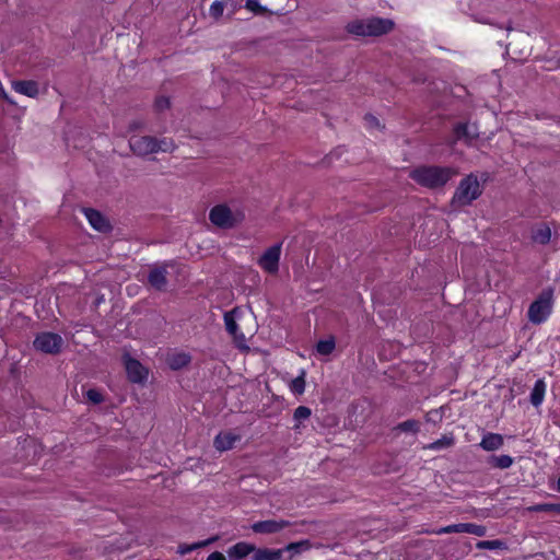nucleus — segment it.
<instances>
[{"mask_svg":"<svg viewBox=\"0 0 560 560\" xmlns=\"http://www.w3.org/2000/svg\"><path fill=\"white\" fill-rule=\"evenodd\" d=\"M457 172L448 166L422 165L412 170L410 178L422 187L436 189L443 187Z\"/></svg>","mask_w":560,"mask_h":560,"instance_id":"obj_1","label":"nucleus"},{"mask_svg":"<svg viewBox=\"0 0 560 560\" xmlns=\"http://www.w3.org/2000/svg\"><path fill=\"white\" fill-rule=\"evenodd\" d=\"M481 192L482 189L477 176L470 174L459 182L450 206L453 210H459L463 207L469 206Z\"/></svg>","mask_w":560,"mask_h":560,"instance_id":"obj_2","label":"nucleus"},{"mask_svg":"<svg viewBox=\"0 0 560 560\" xmlns=\"http://www.w3.org/2000/svg\"><path fill=\"white\" fill-rule=\"evenodd\" d=\"M553 291L547 288L540 292L538 298L529 305L527 311L528 320L539 325L547 320L552 311Z\"/></svg>","mask_w":560,"mask_h":560,"instance_id":"obj_3","label":"nucleus"},{"mask_svg":"<svg viewBox=\"0 0 560 560\" xmlns=\"http://www.w3.org/2000/svg\"><path fill=\"white\" fill-rule=\"evenodd\" d=\"M245 215L242 211H232L226 205H217L209 212L210 222L223 230L238 225Z\"/></svg>","mask_w":560,"mask_h":560,"instance_id":"obj_4","label":"nucleus"},{"mask_svg":"<svg viewBox=\"0 0 560 560\" xmlns=\"http://www.w3.org/2000/svg\"><path fill=\"white\" fill-rule=\"evenodd\" d=\"M62 346V337L59 334L50 331L39 332L33 341L35 350L46 354H58Z\"/></svg>","mask_w":560,"mask_h":560,"instance_id":"obj_5","label":"nucleus"},{"mask_svg":"<svg viewBox=\"0 0 560 560\" xmlns=\"http://www.w3.org/2000/svg\"><path fill=\"white\" fill-rule=\"evenodd\" d=\"M282 243L275 244L264 252L258 259L259 267L270 275H275L279 270V261L281 255Z\"/></svg>","mask_w":560,"mask_h":560,"instance_id":"obj_6","label":"nucleus"},{"mask_svg":"<svg viewBox=\"0 0 560 560\" xmlns=\"http://www.w3.org/2000/svg\"><path fill=\"white\" fill-rule=\"evenodd\" d=\"M156 138L152 136H132L129 139V148L138 156H147L155 153Z\"/></svg>","mask_w":560,"mask_h":560,"instance_id":"obj_7","label":"nucleus"},{"mask_svg":"<svg viewBox=\"0 0 560 560\" xmlns=\"http://www.w3.org/2000/svg\"><path fill=\"white\" fill-rule=\"evenodd\" d=\"M395 27V23L390 19L371 16L366 19V28L369 37L383 36L390 33Z\"/></svg>","mask_w":560,"mask_h":560,"instance_id":"obj_8","label":"nucleus"},{"mask_svg":"<svg viewBox=\"0 0 560 560\" xmlns=\"http://www.w3.org/2000/svg\"><path fill=\"white\" fill-rule=\"evenodd\" d=\"M290 525L291 523L285 520H266L254 523L250 528L256 534H276Z\"/></svg>","mask_w":560,"mask_h":560,"instance_id":"obj_9","label":"nucleus"},{"mask_svg":"<svg viewBox=\"0 0 560 560\" xmlns=\"http://www.w3.org/2000/svg\"><path fill=\"white\" fill-rule=\"evenodd\" d=\"M126 372L128 380L132 383H142L147 380L148 371L144 366L136 359L126 355L125 359Z\"/></svg>","mask_w":560,"mask_h":560,"instance_id":"obj_10","label":"nucleus"},{"mask_svg":"<svg viewBox=\"0 0 560 560\" xmlns=\"http://www.w3.org/2000/svg\"><path fill=\"white\" fill-rule=\"evenodd\" d=\"M84 214L92 225L98 232L107 233L112 230L109 221L97 210L92 208L84 209Z\"/></svg>","mask_w":560,"mask_h":560,"instance_id":"obj_11","label":"nucleus"},{"mask_svg":"<svg viewBox=\"0 0 560 560\" xmlns=\"http://www.w3.org/2000/svg\"><path fill=\"white\" fill-rule=\"evenodd\" d=\"M167 271L165 267H155L151 269L148 276V282L158 291H165L167 285Z\"/></svg>","mask_w":560,"mask_h":560,"instance_id":"obj_12","label":"nucleus"},{"mask_svg":"<svg viewBox=\"0 0 560 560\" xmlns=\"http://www.w3.org/2000/svg\"><path fill=\"white\" fill-rule=\"evenodd\" d=\"M254 551L255 545L246 541H240L234 546L230 547L226 552L230 560H243L249 553H254Z\"/></svg>","mask_w":560,"mask_h":560,"instance_id":"obj_13","label":"nucleus"},{"mask_svg":"<svg viewBox=\"0 0 560 560\" xmlns=\"http://www.w3.org/2000/svg\"><path fill=\"white\" fill-rule=\"evenodd\" d=\"M12 88L15 92L28 97H36L39 93L38 83L33 80L12 81Z\"/></svg>","mask_w":560,"mask_h":560,"instance_id":"obj_14","label":"nucleus"},{"mask_svg":"<svg viewBox=\"0 0 560 560\" xmlns=\"http://www.w3.org/2000/svg\"><path fill=\"white\" fill-rule=\"evenodd\" d=\"M237 441H240V435L232 432H221L214 439V447L221 452L228 451L233 448Z\"/></svg>","mask_w":560,"mask_h":560,"instance_id":"obj_15","label":"nucleus"},{"mask_svg":"<svg viewBox=\"0 0 560 560\" xmlns=\"http://www.w3.org/2000/svg\"><path fill=\"white\" fill-rule=\"evenodd\" d=\"M346 31L355 37H369L366 19H357L346 25Z\"/></svg>","mask_w":560,"mask_h":560,"instance_id":"obj_16","label":"nucleus"},{"mask_svg":"<svg viewBox=\"0 0 560 560\" xmlns=\"http://www.w3.org/2000/svg\"><path fill=\"white\" fill-rule=\"evenodd\" d=\"M284 549H269V548H256L254 556L256 560H280Z\"/></svg>","mask_w":560,"mask_h":560,"instance_id":"obj_17","label":"nucleus"},{"mask_svg":"<svg viewBox=\"0 0 560 560\" xmlns=\"http://www.w3.org/2000/svg\"><path fill=\"white\" fill-rule=\"evenodd\" d=\"M546 393V383L544 380H537L532 389L529 400L533 406L538 407L542 404Z\"/></svg>","mask_w":560,"mask_h":560,"instance_id":"obj_18","label":"nucleus"},{"mask_svg":"<svg viewBox=\"0 0 560 560\" xmlns=\"http://www.w3.org/2000/svg\"><path fill=\"white\" fill-rule=\"evenodd\" d=\"M237 312V308H234L230 312H226L224 314V324L226 331L232 335L235 339L238 338V325L235 320V314Z\"/></svg>","mask_w":560,"mask_h":560,"instance_id":"obj_19","label":"nucleus"},{"mask_svg":"<svg viewBox=\"0 0 560 560\" xmlns=\"http://www.w3.org/2000/svg\"><path fill=\"white\" fill-rule=\"evenodd\" d=\"M455 443V438L452 433L443 435L441 439L428 444L424 446L427 450H442V448H448L453 446Z\"/></svg>","mask_w":560,"mask_h":560,"instance_id":"obj_20","label":"nucleus"},{"mask_svg":"<svg viewBox=\"0 0 560 560\" xmlns=\"http://www.w3.org/2000/svg\"><path fill=\"white\" fill-rule=\"evenodd\" d=\"M453 135H454L455 141H460V140L469 141L475 136L469 130L468 125L467 124H463V122H459V124L455 125V127L453 129Z\"/></svg>","mask_w":560,"mask_h":560,"instance_id":"obj_21","label":"nucleus"},{"mask_svg":"<svg viewBox=\"0 0 560 560\" xmlns=\"http://www.w3.org/2000/svg\"><path fill=\"white\" fill-rule=\"evenodd\" d=\"M313 547L311 540L304 539L295 542L288 544L283 549L284 551L292 552V555H300L310 550Z\"/></svg>","mask_w":560,"mask_h":560,"instance_id":"obj_22","label":"nucleus"},{"mask_svg":"<svg viewBox=\"0 0 560 560\" xmlns=\"http://www.w3.org/2000/svg\"><path fill=\"white\" fill-rule=\"evenodd\" d=\"M393 430L417 434L420 431V422L415 419H408L404 422L398 423Z\"/></svg>","mask_w":560,"mask_h":560,"instance_id":"obj_23","label":"nucleus"},{"mask_svg":"<svg viewBox=\"0 0 560 560\" xmlns=\"http://www.w3.org/2000/svg\"><path fill=\"white\" fill-rule=\"evenodd\" d=\"M551 238V231L549 226L541 225L533 232V241L538 244H548Z\"/></svg>","mask_w":560,"mask_h":560,"instance_id":"obj_24","label":"nucleus"},{"mask_svg":"<svg viewBox=\"0 0 560 560\" xmlns=\"http://www.w3.org/2000/svg\"><path fill=\"white\" fill-rule=\"evenodd\" d=\"M335 339L334 337H330L325 340H319L316 345V351L322 355H328L335 350Z\"/></svg>","mask_w":560,"mask_h":560,"instance_id":"obj_25","label":"nucleus"},{"mask_svg":"<svg viewBox=\"0 0 560 560\" xmlns=\"http://www.w3.org/2000/svg\"><path fill=\"white\" fill-rule=\"evenodd\" d=\"M530 512H555L560 515V503H540L528 508Z\"/></svg>","mask_w":560,"mask_h":560,"instance_id":"obj_26","label":"nucleus"},{"mask_svg":"<svg viewBox=\"0 0 560 560\" xmlns=\"http://www.w3.org/2000/svg\"><path fill=\"white\" fill-rule=\"evenodd\" d=\"M190 362V357L186 353H179L174 355L171 361L170 365L173 370H178L184 366H186Z\"/></svg>","mask_w":560,"mask_h":560,"instance_id":"obj_27","label":"nucleus"},{"mask_svg":"<svg viewBox=\"0 0 560 560\" xmlns=\"http://www.w3.org/2000/svg\"><path fill=\"white\" fill-rule=\"evenodd\" d=\"M510 455L492 456V466L500 469H506L513 464Z\"/></svg>","mask_w":560,"mask_h":560,"instance_id":"obj_28","label":"nucleus"},{"mask_svg":"<svg viewBox=\"0 0 560 560\" xmlns=\"http://www.w3.org/2000/svg\"><path fill=\"white\" fill-rule=\"evenodd\" d=\"M176 148V144L174 143L173 139L171 138H163L161 140L156 139V147H155V153L159 151L162 152H173Z\"/></svg>","mask_w":560,"mask_h":560,"instance_id":"obj_29","label":"nucleus"},{"mask_svg":"<svg viewBox=\"0 0 560 560\" xmlns=\"http://www.w3.org/2000/svg\"><path fill=\"white\" fill-rule=\"evenodd\" d=\"M245 8L253 12L255 15H265L269 12V10L259 4L257 0H246Z\"/></svg>","mask_w":560,"mask_h":560,"instance_id":"obj_30","label":"nucleus"},{"mask_svg":"<svg viewBox=\"0 0 560 560\" xmlns=\"http://www.w3.org/2000/svg\"><path fill=\"white\" fill-rule=\"evenodd\" d=\"M436 535L453 534V533H465V523L453 524L445 527H441L433 532Z\"/></svg>","mask_w":560,"mask_h":560,"instance_id":"obj_31","label":"nucleus"},{"mask_svg":"<svg viewBox=\"0 0 560 560\" xmlns=\"http://www.w3.org/2000/svg\"><path fill=\"white\" fill-rule=\"evenodd\" d=\"M304 372H302L301 375H299L298 377H295L292 382H291V390L295 394H303L304 390H305V380H304Z\"/></svg>","mask_w":560,"mask_h":560,"instance_id":"obj_32","label":"nucleus"},{"mask_svg":"<svg viewBox=\"0 0 560 560\" xmlns=\"http://www.w3.org/2000/svg\"><path fill=\"white\" fill-rule=\"evenodd\" d=\"M487 532V528L481 525L472 524V523H465V533L471 534L478 537L485 536Z\"/></svg>","mask_w":560,"mask_h":560,"instance_id":"obj_33","label":"nucleus"},{"mask_svg":"<svg viewBox=\"0 0 560 560\" xmlns=\"http://www.w3.org/2000/svg\"><path fill=\"white\" fill-rule=\"evenodd\" d=\"M86 399L93 405H98L104 401L103 394L96 388H90L85 393Z\"/></svg>","mask_w":560,"mask_h":560,"instance_id":"obj_34","label":"nucleus"},{"mask_svg":"<svg viewBox=\"0 0 560 560\" xmlns=\"http://www.w3.org/2000/svg\"><path fill=\"white\" fill-rule=\"evenodd\" d=\"M444 406L439 408V409H433V410H430L429 412H427L425 415V420L427 422H431V423H439L442 421L443 419V410H444Z\"/></svg>","mask_w":560,"mask_h":560,"instance_id":"obj_35","label":"nucleus"},{"mask_svg":"<svg viewBox=\"0 0 560 560\" xmlns=\"http://www.w3.org/2000/svg\"><path fill=\"white\" fill-rule=\"evenodd\" d=\"M224 8L225 5L223 2L214 1L209 10L210 16L218 21L223 15Z\"/></svg>","mask_w":560,"mask_h":560,"instance_id":"obj_36","label":"nucleus"},{"mask_svg":"<svg viewBox=\"0 0 560 560\" xmlns=\"http://www.w3.org/2000/svg\"><path fill=\"white\" fill-rule=\"evenodd\" d=\"M312 415V411L308 407L306 406H299L295 410H294V420L296 421H302V420H306L311 417Z\"/></svg>","mask_w":560,"mask_h":560,"instance_id":"obj_37","label":"nucleus"},{"mask_svg":"<svg viewBox=\"0 0 560 560\" xmlns=\"http://www.w3.org/2000/svg\"><path fill=\"white\" fill-rule=\"evenodd\" d=\"M199 548H201V545H200V542H199V541H198V542H194V544H191V545H188V544H180V545L178 546V548H177V552H178L180 556H184V555L189 553V552H191V551H194V550H197V549H199Z\"/></svg>","mask_w":560,"mask_h":560,"instance_id":"obj_38","label":"nucleus"},{"mask_svg":"<svg viewBox=\"0 0 560 560\" xmlns=\"http://www.w3.org/2000/svg\"><path fill=\"white\" fill-rule=\"evenodd\" d=\"M156 110L159 112H162L164 109H167L170 108L171 106V101L168 97L166 96H160L155 100V104H154Z\"/></svg>","mask_w":560,"mask_h":560,"instance_id":"obj_39","label":"nucleus"},{"mask_svg":"<svg viewBox=\"0 0 560 560\" xmlns=\"http://www.w3.org/2000/svg\"><path fill=\"white\" fill-rule=\"evenodd\" d=\"M143 129H145V122H144V120H141V119L132 120L128 125V131H136V130H143Z\"/></svg>","mask_w":560,"mask_h":560,"instance_id":"obj_40","label":"nucleus"},{"mask_svg":"<svg viewBox=\"0 0 560 560\" xmlns=\"http://www.w3.org/2000/svg\"><path fill=\"white\" fill-rule=\"evenodd\" d=\"M503 445V436L492 433V451L500 448Z\"/></svg>","mask_w":560,"mask_h":560,"instance_id":"obj_41","label":"nucleus"},{"mask_svg":"<svg viewBox=\"0 0 560 560\" xmlns=\"http://www.w3.org/2000/svg\"><path fill=\"white\" fill-rule=\"evenodd\" d=\"M480 446L486 451H490V433L483 434Z\"/></svg>","mask_w":560,"mask_h":560,"instance_id":"obj_42","label":"nucleus"},{"mask_svg":"<svg viewBox=\"0 0 560 560\" xmlns=\"http://www.w3.org/2000/svg\"><path fill=\"white\" fill-rule=\"evenodd\" d=\"M207 560H226V559L222 552L214 551L208 556Z\"/></svg>","mask_w":560,"mask_h":560,"instance_id":"obj_43","label":"nucleus"},{"mask_svg":"<svg viewBox=\"0 0 560 560\" xmlns=\"http://www.w3.org/2000/svg\"><path fill=\"white\" fill-rule=\"evenodd\" d=\"M0 98L4 100L5 102L10 104H14V102L9 97L8 93L3 89V86L0 84Z\"/></svg>","mask_w":560,"mask_h":560,"instance_id":"obj_44","label":"nucleus"},{"mask_svg":"<svg viewBox=\"0 0 560 560\" xmlns=\"http://www.w3.org/2000/svg\"><path fill=\"white\" fill-rule=\"evenodd\" d=\"M218 539H219V537H218V536H213V537H210V538H208V539H206V540H202V541H199V542H200V545H201V548H203V547L209 546L210 544H213V542H214V541H217Z\"/></svg>","mask_w":560,"mask_h":560,"instance_id":"obj_45","label":"nucleus"},{"mask_svg":"<svg viewBox=\"0 0 560 560\" xmlns=\"http://www.w3.org/2000/svg\"><path fill=\"white\" fill-rule=\"evenodd\" d=\"M365 120L370 124V125H373V126H378V120L376 117H374L373 115L371 114H366L365 115Z\"/></svg>","mask_w":560,"mask_h":560,"instance_id":"obj_46","label":"nucleus"},{"mask_svg":"<svg viewBox=\"0 0 560 560\" xmlns=\"http://www.w3.org/2000/svg\"><path fill=\"white\" fill-rule=\"evenodd\" d=\"M477 547L490 549V540H482L477 544Z\"/></svg>","mask_w":560,"mask_h":560,"instance_id":"obj_47","label":"nucleus"},{"mask_svg":"<svg viewBox=\"0 0 560 560\" xmlns=\"http://www.w3.org/2000/svg\"><path fill=\"white\" fill-rule=\"evenodd\" d=\"M503 547V542L500 540H492V550L493 549H501Z\"/></svg>","mask_w":560,"mask_h":560,"instance_id":"obj_48","label":"nucleus"},{"mask_svg":"<svg viewBox=\"0 0 560 560\" xmlns=\"http://www.w3.org/2000/svg\"><path fill=\"white\" fill-rule=\"evenodd\" d=\"M557 489H558V491H560V476H559V479H558V482H557Z\"/></svg>","mask_w":560,"mask_h":560,"instance_id":"obj_49","label":"nucleus"},{"mask_svg":"<svg viewBox=\"0 0 560 560\" xmlns=\"http://www.w3.org/2000/svg\"><path fill=\"white\" fill-rule=\"evenodd\" d=\"M252 560H256L255 556L253 555V559Z\"/></svg>","mask_w":560,"mask_h":560,"instance_id":"obj_50","label":"nucleus"}]
</instances>
